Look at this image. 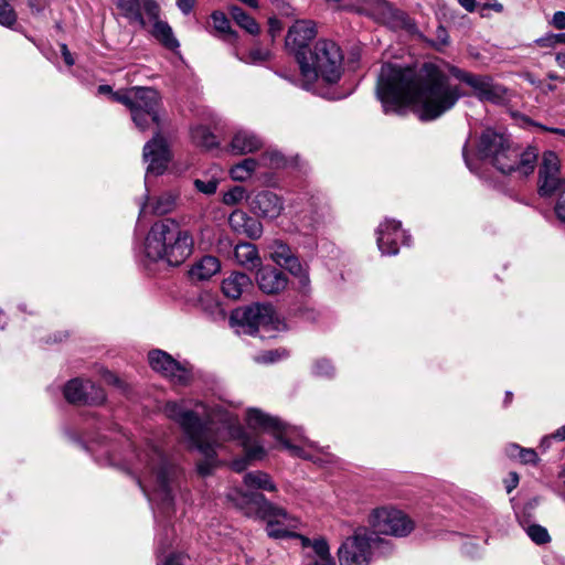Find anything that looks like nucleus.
I'll return each mask as SVG.
<instances>
[{
	"instance_id": "nucleus-1",
	"label": "nucleus",
	"mask_w": 565,
	"mask_h": 565,
	"mask_svg": "<svg viewBox=\"0 0 565 565\" xmlns=\"http://www.w3.org/2000/svg\"><path fill=\"white\" fill-rule=\"evenodd\" d=\"M376 95L384 111L398 113L412 105L418 118L430 121L450 110L460 92L448 75L433 63L418 71L396 64H384L377 78Z\"/></svg>"
},
{
	"instance_id": "nucleus-2",
	"label": "nucleus",
	"mask_w": 565,
	"mask_h": 565,
	"mask_svg": "<svg viewBox=\"0 0 565 565\" xmlns=\"http://www.w3.org/2000/svg\"><path fill=\"white\" fill-rule=\"evenodd\" d=\"M166 416L181 427L191 449H196L204 458L198 463V471L207 476L217 466L216 454L222 444L228 439L241 441L245 458L232 462L233 470L241 472L249 460L265 458V448L248 437L238 419L221 411H212L202 403L191 407L190 402H168L163 408Z\"/></svg>"
},
{
	"instance_id": "nucleus-3",
	"label": "nucleus",
	"mask_w": 565,
	"mask_h": 565,
	"mask_svg": "<svg viewBox=\"0 0 565 565\" xmlns=\"http://www.w3.org/2000/svg\"><path fill=\"white\" fill-rule=\"evenodd\" d=\"M125 469L134 476L149 500L156 501L164 509L173 502V491L178 468L152 443L134 449L125 462Z\"/></svg>"
},
{
	"instance_id": "nucleus-4",
	"label": "nucleus",
	"mask_w": 565,
	"mask_h": 565,
	"mask_svg": "<svg viewBox=\"0 0 565 565\" xmlns=\"http://www.w3.org/2000/svg\"><path fill=\"white\" fill-rule=\"evenodd\" d=\"M478 154L501 173L516 172L520 177L533 173L537 160L534 148L521 150L504 132L491 128H487L481 134Z\"/></svg>"
},
{
	"instance_id": "nucleus-5",
	"label": "nucleus",
	"mask_w": 565,
	"mask_h": 565,
	"mask_svg": "<svg viewBox=\"0 0 565 565\" xmlns=\"http://www.w3.org/2000/svg\"><path fill=\"white\" fill-rule=\"evenodd\" d=\"M193 250V237L171 218L157 222L149 231L143 246L146 257L170 266L182 264Z\"/></svg>"
},
{
	"instance_id": "nucleus-6",
	"label": "nucleus",
	"mask_w": 565,
	"mask_h": 565,
	"mask_svg": "<svg viewBox=\"0 0 565 565\" xmlns=\"http://www.w3.org/2000/svg\"><path fill=\"white\" fill-rule=\"evenodd\" d=\"M232 501L247 516H257L266 521V532L271 539H287L296 535L300 520L286 509L269 502L262 493H246L239 489L228 494Z\"/></svg>"
},
{
	"instance_id": "nucleus-7",
	"label": "nucleus",
	"mask_w": 565,
	"mask_h": 565,
	"mask_svg": "<svg viewBox=\"0 0 565 565\" xmlns=\"http://www.w3.org/2000/svg\"><path fill=\"white\" fill-rule=\"evenodd\" d=\"M343 55L339 45L331 40H319L307 55L299 56L302 87L313 89L318 79L328 84L337 83L342 74Z\"/></svg>"
},
{
	"instance_id": "nucleus-8",
	"label": "nucleus",
	"mask_w": 565,
	"mask_h": 565,
	"mask_svg": "<svg viewBox=\"0 0 565 565\" xmlns=\"http://www.w3.org/2000/svg\"><path fill=\"white\" fill-rule=\"evenodd\" d=\"M246 423L253 429L270 434L291 456L318 463L333 461L334 456L324 448L317 447L315 443L306 440L303 446L292 444L289 438L295 429L282 423L279 418L265 414L257 408L247 411Z\"/></svg>"
},
{
	"instance_id": "nucleus-9",
	"label": "nucleus",
	"mask_w": 565,
	"mask_h": 565,
	"mask_svg": "<svg viewBox=\"0 0 565 565\" xmlns=\"http://www.w3.org/2000/svg\"><path fill=\"white\" fill-rule=\"evenodd\" d=\"M231 319L248 334H254L260 329L270 331L285 327L269 303H254L245 309L236 310Z\"/></svg>"
},
{
	"instance_id": "nucleus-10",
	"label": "nucleus",
	"mask_w": 565,
	"mask_h": 565,
	"mask_svg": "<svg viewBox=\"0 0 565 565\" xmlns=\"http://www.w3.org/2000/svg\"><path fill=\"white\" fill-rule=\"evenodd\" d=\"M370 523L376 533L398 537L408 535L415 527L414 521L406 513L392 507L375 509Z\"/></svg>"
},
{
	"instance_id": "nucleus-11",
	"label": "nucleus",
	"mask_w": 565,
	"mask_h": 565,
	"mask_svg": "<svg viewBox=\"0 0 565 565\" xmlns=\"http://www.w3.org/2000/svg\"><path fill=\"white\" fill-rule=\"evenodd\" d=\"M375 537L365 531H358L348 537L338 551L340 565H370Z\"/></svg>"
},
{
	"instance_id": "nucleus-12",
	"label": "nucleus",
	"mask_w": 565,
	"mask_h": 565,
	"mask_svg": "<svg viewBox=\"0 0 565 565\" xmlns=\"http://www.w3.org/2000/svg\"><path fill=\"white\" fill-rule=\"evenodd\" d=\"M148 360L153 371L160 373L175 385H186L192 380L191 369L186 364L175 361L162 350L149 352Z\"/></svg>"
},
{
	"instance_id": "nucleus-13",
	"label": "nucleus",
	"mask_w": 565,
	"mask_h": 565,
	"mask_svg": "<svg viewBox=\"0 0 565 565\" xmlns=\"http://www.w3.org/2000/svg\"><path fill=\"white\" fill-rule=\"evenodd\" d=\"M452 73L458 79L468 84L480 100L499 103L505 96V88L495 84L489 76L475 75L458 68H452Z\"/></svg>"
},
{
	"instance_id": "nucleus-14",
	"label": "nucleus",
	"mask_w": 565,
	"mask_h": 565,
	"mask_svg": "<svg viewBox=\"0 0 565 565\" xmlns=\"http://www.w3.org/2000/svg\"><path fill=\"white\" fill-rule=\"evenodd\" d=\"M142 8L147 23H152V28L150 29L151 35L166 49L171 51L177 50L180 43L174 36L171 26L167 22L159 20L160 8L158 3L153 0H146Z\"/></svg>"
},
{
	"instance_id": "nucleus-15",
	"label": "nucleus",
	"mask_w": 565,
	"mask_h": 565,
	"mask_svg": "<svg viewBox=\"0 0 565 565\" xmlns=\"http://www.w3.org/2000/svg\"><path fill=\"white\" fill-rule=\"evenodd\" d=\"M64 396L70 403H83L88 405H99L106 399L102 387L95 385L92 381H82L79 379L71 380L64 387Z\"/></svg>"
},
{
	"instance_id": "nucleus-16",
	"label": "nucleus",
	"mask_w": 565,
	"mask_h": 565,
	"mask_svg": "<svg viewBox=\"0 0 565 565\" xmlns=\"http://www.w3.org/2000/svg\"><path fill=\"white\" fill-rule=\"evenodd\" d=\"M561 160L554 151H545L539 170L540 192L551 195L565 185L559 178Z\"/></svg>"
},
{
	"instance_id": "nucleus-17",
	"label": "nucleus",
	"mask_w": 565,
	"mask_h": 565,
	"mask_svg": "<svg viewBox=\"0 0 565 565\" xmlns=\"http://www.w3.org/2000/svg\"><path fill=\"white\" fill-rule=\"evenodd\" d=\"M377 247L383 255H396L398 253V243L408 244V236L401 228V222L396 220H385L376 230Z\"/></svg>"
},
{
	"instance_id": "nucleus-18",
	"label": "nucleus",
	"mask_w": 565,
	"mask_h": 565,
	"mask_svg": "<svg viewBox=\"0 0 565 565\" xmlns=\"http://www.w3.org/2000/svg\"><path fill=\"white\" fill-rule=\"evenodd\" d=\"M143 160L148 163L147 173L160 175L164 172L170 160L166 140L157 132L143 147Z\"/></svg>"
},
{
	"instance_id": "nucleus-19",
	"label": "nucleus",
	"mask_w": 565,
	"mask_h": 565,
	"mask_svg": "<svg viewBox=\"0 0 565 565\" xmlns=\"http://www.w3.org/2000/svg\"><path fill=\"white\" fill-rule=\"evenodd\" d=\"M316 33V25L312 21L299 20L289 28L285 43L286 47L296 55L298 63L300 55L308 54L306 47Z\"/></svg>"
},
{
	"instance_id": "nucleus-20",
	"label": "nucleus",
	"mask_w": 565,
	"mask_h": 565,
	"mask_svg": "<svg viewBox=\"0 0 565 565\" xmlns=\"http://www.w3.org/2000/svg\"><path fill=\"white\" fill-rule=\"evenodd\" d=\"M358 11L381 23L393 21L403 25L407 23V15L403 11L394 9L386 0H365L359 6Z\"/></svg>"
},
{
	"instance_id": "nucleus-21",
	"label": "nucleus",
	"mask_w": 565,
	"mask_h": 565,
	"mask_svg": "<svg viewBox=\"0 0 565 565\" xmlns=\"http://www.w3.org/2000/svg\"><path fill=\"white\" fill-rule=\"evenodd\" d=\"M259 289L267 295L279 294L288 285L286 275L271 266H260L256 274Z\"/></svg>"
},
{
	"instance_id": "nucleus-22",
	"label": "nucleus",
	"mask_w": 565,
	"mask_h": 565,
	"mask_svg": "<svg viewBox=\"0 0 565 565\" xmlns=\"http://www.w3.org/2000/svg\"><path fill=\"white\" fill-rule=\"evenodd\" d=\"M134 97L151 103L154 95L149 87L135 86L128 89L114 92L110 96L113 100L124 104L130 110L132 120H139L140 111Z\"/></svg>"
},
{
	"instance_id": "nucleus-23",
	"label": "nucleus",
	"mask_w": 565,
	"mask_h": 565,
	"mask_svg": "<svg viewBox=\"0 0 565 565\" xmlns=\"http://www.w3.org/2000/svg\"><path fill=\"white\" fill-rule=\"evenodd\" d=\"M228 224L235 233L246 235L250 239H257L263 234L262 223L242 210L230 214Z\"/></svg>"
},
{
	"instance_id": "nucleus-24",
	"label": "nucleus",
	"mask_w": 565,
	"mask_h": 565,
	"mask_svg": "<svg viewBox=\"0 0 565 565\" xmlns=\"http://www.w3.org/2000/svg\"><path fill=\"white\" fill-rule=\"evenodd\" d=\"M151 92L153 93L154 97L151 103H148V100L143 99H137L136 104L140 111L139 120H132L136 125V127L140 131H145L150 128V125L154 124L159 127L160 125V116H159V104H160V97L157 90L151 88Z\"/></svg>"
},
{
	"instance_id": "nucleus-25",
	"label": "nucleus",
	"mask_w": 565,
	"mask_h": 565,
	"mask_svg": "<svg viewBox=\"0 0 565 565\" xmlns=\"http://www.w3.org/2000/svg\"><path fill=\"white\" fill-rule=\"evenodd\" d=\"M263 140L258 135L248 129H238L234 132L230 142V150L234 154H247L259 150Z\"/></svg>"
},
{
	"instance_id": "nucleus-26",
	"label": "nucleus",
	"mask_w": 565,
	"mask_h": 565,
	"mask_svg": "<svg viewBox=\"0 0 565 565\" xmlns=\"http://www.w3.org/2000/svg\"><path fill=\"white\" fill-rule=\"evenodd\" d=\"M253 209L263 217L276 218L282 211V202L275 193L263 191L255 196Z\"/></svg>"
},
{
	"instance_id": "nucleus-27",
	"label": "nucleus",
	"mask_w": 565,
	"mask_h": 565,
	"mask_svg": "<svg viewBox=\"0 0 565 565\" xmlns=\"http://www.w3.org/2000/svg\"><path fill=\"white\" fill-rule=\"evenodd\" d=\"M146 0H111L120 14L130 23H136L140 28H147V20L143 11Z\"/></svg>"
},
{
	"instance_id": "nucleus-28",
	"label": "nucleus",
	"mask_w": 565,
	"mask_h": 565,
	"mask_svg": "<svg viewBox=\"0 0 565 565\" xmlns=\"http://www.w3.org/2000/svg\"><path fill=\"white\" fill-rule=\"evenodd\" d=\"M221 270V263L214 256H204L195 262L189 269V277L192 281L209 280Z\"/></svg>"
},
{
	"instance_id": "nucleus-29",
	"label": "nucleus",
	"mask_w": 565,
	"mask_h": 565,
	"mask_svg": "<svg viewBox=\"0 0 565 565\" xmlns=\"http://www.w3.org/2000/svg\"><path fill=\"white\" fill-rule=\"evenodd\" d=\"M245 490L238 488L243 492L246 493H257L256 490H265V491H276V484L271 480L270 476L264 471H252L244 476L243 478ZM236 488H234L235 490ZM233 491V489L227 493V495Z\"/></svg>"
},
{
	"instance_id": "nucleus-30",
	"label": "nucleus",
	"mask_w": 565,
	"mask_h": 565,
	"mask_svg": "<svg viewBox=\"0 0 565 565\" xmlns=\"http://www.w3.org/2000/svg\"><path fill=\"white\" fill-rule=\"evenodd\" d=\"M250 286L252 280L246 274L234 271L223 279L222 291L227 298L238 299Z\"/></svg>"
},
{
	"instance_id": "nucleus-31",
	"label": "nucleus",
	"mask_w": 565,
	"mask_h": 565,
	"mask_svg": "<svg viewBox=\"0 0 565 565\" xmlns=\"http://www.w3.org/2000/svg\"><path fill=\"white\" fill-rule=\"evenodd\" d=\"M234 257L237 264L247 270L258 269L262 266L257 247L250 243L237 244L234 248Z\"/></svg>"
},
{
	"instance_id": "nucleus-32",
	"label": "nucleus",
	"mask_w": 565,
	"mask_h": 565,
	"mask_svg": "<svg viewBox=\"0 0 565 565\" xmlns=\"http://www.w3.org/2000/svg\"><path fill=\"white\" fill-rule=\"evenodd\" d=\"M175 194L172 192L162 193L153 202L142 204L140 209V216L146 215L149 211L158 215L170 213L175 207Z\"/></svg>"
},
{
	"instance_id": "nucleus-33",
	"label": "nucleus",
	"mask_w": 565,
	"mask_h": 565,
	"mask_svg": "<svg viewBox=\"0 0 565 565\" xmlns=\"http://www.w3.org/2000/svg\"><path fill=\"white\" fill-rule=\"evenodd\" d=\"M268 249L270 253V258L278 266L282 268H287L292 262L298 258L294 255L290 247L285 244L282 241L275 239L268 245Z\"/></svg>"
},
{
	"instance_id": "nucleus-34",
	"label": "nucleus",
	"mask_w": 565,
	"mask_h": 565,
	"mask_svg": "<svg viewBox=\"0 0 565 565\" xmlns=\"http://www.w3.org/2000/svg\"><path fill=\"white\" fill-rule=\"evenodd\" d=\"M296 279L297 290L301 294H308L310 291V277L308 266L300 263L299 259L292 262L286 268Z\"/></svg>"
},
{
	"instance_id": "nucleus-35",
	"label": "nucleus",
	"mask_w": 565,
	"mask_h": 565,
	"mask_svg": "<svg viewBox=\"0 0 565 565\" xmlns=\"http://www.w3.org/2000/svg\"><path fill=\"white\" fill-rule=\"evenodd\" d=\"M212 24L214 30L225 40L231 43L235 42L237 39L236 31L232 30L230 20L225 15V13L221 11H215L211 15Z\"/></svg>"
},
{
	"instance_id": "nucleus-36",
	"label": "nucleus",
	"mask_w": 565,
	"mask_h": 565,
	"mask_svg": "<svg viewBox=\"0 0 565 565\" xmlns=\"http://www.w3.org/2000/svg\"><path fill=\"white\" fill-rule=\"evenodd\" d=\"M259 166L258 160L253 158H247L241 161L239 163L233 166L230 170L231 178L235 181H246L248 180L253 173L256 171Z\"/></svg>"
},
{
	"instance_id": "nucleus-37",
	"label": "nucleus",
	"mask_w": 565,
	"mask_h": 565,
	"mask_svg": "<svg viewBox=\"0 0 565 565\" xmlns=\"http://www.w3.org/2000/svg\"><path fill=\"white\" fill-rule=\"evenodd\" d=\"M230 13H231L232 19L236 22V24L239 25L242 29H244L246 32H248L252 35H256L259 33L258 23L255 21L254 18L248 15L239 7H236V6L231 7Z\"/></svg>"
},
{
	"instance_id": "nucleus-38",
	"label": "nucleus",
	"mask_w": 565,
	"mask_h": 565,
	"mask_svg": "<svg viewBox=\"0 0 565 565\" xmlns=\"http://www.w3.org/2000/svg\"><path fill=\"white\" fill-rule=\"evenodd\" d=\"M191 136L193 141L200 147L211 149L217 145L216 137L210 131L207 127L198 126L193 128Z\"/></svg>"
},
{
	"instance_id": "nucleus-39",
	"label": "nucleus",
	"mask_w": 565,
	"mask_h": 565,
	"mask_svg": "<svg viewBox=\"0 0 565 565\" xmlns=\"http://www.w3.org/2000/svg\"><path fill=\"white\" fill-rule=\"evenodd\" d=\"M258 162L259 166L270 169H279L286 164V159L278 150H267L260 156Z\"/></svg>"
},
{
	"instance_id": "nucleus-40",
	"label": "nucleus",
	"mask_w": 565,
	"mask_h": 565,
	"mask_svg": "<svg viewBox=\"0 0 565 565\" xmlns=\"http://www.w3.org/2000/svg\"><path fill=\"white\" fill-rule=\"evenodd\" d=\"M311 550L312 555L307 556L310 563L312 561H320L331 557L330 547L327 541L322 537L313 540Z\"/></svg>"
},
{
	"instance_id": "nucleus-41",
	"label": "nucleus",
	"mask_w": 565,
	"mask_h": 565,
	"mask_svg": "<svg viewBox=\"0 0 565 565\" xmlns=\"http://www.w3.org/2000/svg\"><path fill=\"white\" fill-rule=\"evenodd\" d=\"M530 539L536 544L548 543L551 537L547 530L539 524H532L526 529Z\"/></svg>"
},
{
	"instance_id": "nucleus-42",
	"label": "nucleus",
	"mask_w": 565,
	"mask_h": 565,
	"mask_svg": "<svg viewBox=\"0 0 565 565\" xmlns=\"http://www.w3.org/2000/svg\"><path fill=\"white\" fill-rule=\"evenodd\" d=\"M15 20L17 15L9 0H0V24L11 26Z\"/></svg>"
},
{
	"instance_id": "nucleus-43",
	"label": "nucleus",
	"mask_w": 565,
	"mask_h": 565,
	"mask_svg": "<svg viewBox=\"0 0 565 565\" xmlns=\"http://www.w3.org/2000/svg\"><path fill=\"white\" fill-rule=\"evenodd\" d=\"M312 372L316 376L319 377H332L334 374V367L327 359H319L315 362Z\"/></svg>"
},
{
	"instance_id": "nucleus-44",
	"label": "nucleus",
	"mask_w": 565,
	"mask_h": 565,
	"mask_svg": "<svg viewBox=\"0 0 565 565\" xmlns=\"http://www.w3.org/2000/svg\"><path fill=\"white\" fill-rule=\"evenodd\" d=\"M246 198V190L236 185L224 193L223 203L226 205H235Z\"/></svg>"
},
{
	"instance_id": "nucleus-45",
	"label": "nucleus",
	"mask_w": 565,
	"mask_h": 565,
	"mask_svg": "<svg viewBox=\"0 0 565 565\" xmlns=\"http://www.w3.org/2000/svg\"><path fill=\"white\" fill-rule=\"evenodd\" d=\"M218 185V180L216 178H209L206 180L195 179L194 186L195 189L206 195L214 194L216 192Z\"/></svg>"
},
{
	"instance_id": "nucleus-46",
	"label": "nucleus",
	"mask_w": 565,
	"mask_h": 565,
	"mask_svg": "<svg viewBox=\"0 0 565 565\" xmlns=\"http://www.w3.org/2000/svg\"><path fill=\"white\" fill-rule=\"evenodd\" d=\"M270 57V52L268 50L262 49V47H254L252 49L246 57H241V60L245 63H262Z\"/></svg>"
},
{
	"instance_id": "nucleus-47",
	"label": "nucleus",
	"mask_w": 565,
	"mask_h": 565,
	"mask_svg": "<svg viewBox=\"0 0 565 565\" xmlns=\"http://www.w3.org/2000/svg\"><path fill=\"white\" fill-rule=\"evenodd\" d=\"M286 355V351L270 350L266 351L255 358L256 362L259 363H274Z\"/></svg>"
},
{
	"instance_id": "nucleus-48",
	"label": "nucleus",
	"mask_w": 565,
	"mask_h": 565,
	"mask_svg": "<svg viewBox=\"0 0 565 565\" xmlns=\"http://www.w3.org/2000/svg\"><path fill=\"white\" fill-rule=\"evenodd\" d=\"M522 463H536L539 461L537 454L532 448H521L518 457Z\"/></svg>"
},
{
	"instance_id": "nucleus-49",
	"label": "nucleus",
	"mask_w": 565,
	"mask_h": 565,
	"mask_svg": "<svg viewBox=\"0 0 565 565\" xmlns=\"http://www.w3.org/2000/svg\"><path fill=\"white\" fill-rule=\"evenodd\" d=\"M448 43H449V35H448L447 30L444 26L438 25V28L436 29V36H435L434 45L436 47L440 49L441 46H446Z\"/></svg>"
},
{
	"instance_id": "nucleus-50",
	"label": "nucleus",
	"mask_w": 565,
	"mask_h": 565,
	"mask_svg": "<svg viewBox=\"0 0 565 565\" xmlns=\"http://www.w3.org/2000/svg\"><path fill=\"white\" fill-rule=\"evenodd\" d=\"M559 190L561 193L555 205V213L558 220L565 223V184Z\"/></svg>"
},
{
	"instance_id": "nucleus-51",
	"label": "nucleus",
	"mask_w": 565,
	"mask_h": 565,
	"mask_svg": "<svg viewBox=\"0 0 565 565\" xmlns=\"http://www.w3.org/2000/svg\"><path fill=\"white\" fill-rule=\"evenodd\" d=\"M552 24L558 30L565 29V12L556 11L553 15Z\"/></svg>"
},
{
	"instance_id": "nucleus-52",
	"label": "nucleus",
	"mask_w": 565,
	"mask_h": 565,
	"mask_svg": "<svg viewBox=\"0 0 565 565\" xmlns=\"http://www.w3.org/2000/svg\"><path fill=\"white\" fill-rule=\"evenodd\" d=\"M555 34L551 33L536 40V43L542 47H548L556 45Z\"/></svg>"
},
{
	"instance_id": "nucleus-53",
	"label": "nucleus",
	"mask_w": 565,
	"mask_h": 565,
	"mask_svg": "<svg viewBox=\"0 0 565 565\" xmlns=\"http://www.w3.org/2000/svg\"><path fill=\"white\" fill-rule=\"evenodd\" d=\"M282 26L279 20L271 18L269 19V33L273 39L281 31Z\"/></svg>"
},
{
	"instance_id": "nucleus-54",
	"label": "nucleus",
	"mask_w": 565,
	"mask_h": 565,
	"mask_svg": "<svg viewBox=\"0 0 565 565\" xmlns=\"http://www.w3.org/2000/svg\"><path fill=\"white\" fill-rule=\"evenodd\" d=\"M194 2H195V0H177V4H178L179 9L184 14H188L192 10Z\"/></svg>"
},
{
	"instance_id": "nucleus-55",
	"label": "nucleus",
	"mask_w": 565,
	"mask_h": 565,
	"mask_svg": "<svg viewBox=\"0 0 565 565\" xmlns=\"http://www.w3.org/2000/svg\"><path fill=\"white\" fill-rule=\"evenodd\" d=\"M103 379L108 384H114L118 386L121 385V381L118 379V376L111 373L110 371H105L103 374Z\"/></svg>"
},
{
	"instance_id": "nucleus-56",
	"label": "nucleus",
	"mask_w": 565,
	"mask_h": 565,
	"mask_svg": "<svg viewBox=\"0 0 565 565\" xmlns=\"http://www.w3.org/2000/svg\"><path fill=\"white\" fill-rule=\"evenodd\" d=\"M61 53H62L65 64L67 66H72L74 64V58H73L71 52L68 51L66 44H61Z\"/></svg>"
},
{
	"instance_id": "nucleus-57",
	"label": "nucleus",
	"mask_w": 565,
	"mask_h": 565,
	"mask_svg": "<svg viewBox=\"0 0 565 565\" xmlns=\"http://www.w3.org/2000/svg\"><path fill=\"white\" fill-rule=\"evenodd\" d=\"M521 448L519 445L516 444H512L510 446L507 447L505 451H507V455L511 458H518L519 455H520V451H521Z\"/></svg>"
},
{
	"instance_id": "nucleus-58",
	"label": "nucleus",
	"mask_w": 565,
	"mask_h": 565,
	"mask_svg": "<svg viewBox=\"0 0 565 565\" xmlns=\"http://www.w3.org/2000/svg\"><path fill=\"white\" fill-rule=\"evenodd\" d=\"M460 6L465 8L468 12H473L476 9V0H458Z\"/></svg>"
},
{
	"instance_id": "nucleus-59",
	"label": "nucleus",
	"mask_w": 565,
	"mask_h": 565,
	"mask_svg": "<svg viewBox=\"0 0 565 565\" xmlns=\"http://www.w3.org/2000/svg\"><path fill=\"white\" fill-rule=\"evenodd\" d=\"M183 558L182 555H171L167 558L164 565H184L181 559Z\"/></svg>"
},
{
	"instance_id": "nucleus-60",
	"label": "nucleus",
	"mask_w": 565,
	"mask_h": 565,
	"mask_svg": "<svg viewBox=\"0 0 565 565\" xmlns=\"http://www.w3.org/2000/svg\"><path fill=\"white\" fill-rule=\"evenodd\" d=\"M292 537L299 539V540H300V542H301V546H302L303 548H309V547L311 548V547H312V542H313V540L311 541V540H310V539H308L307 536H303V535L298 534V533H296V535H294Z\"/></svg>"
},
{
	"instance_id": "nucleus-61",
	"label": "nucleus",
	"mask_w": 565,
	"mask_h": 565,
	"mask_svg": "<svg viewBox=\"0 0 565 565\" xmlns=\"http://www.w3.org/2000/svg\"><path fill=\"white\" fill-rule=\"evenodd\" d=\"M46 2L47 0H29L30 7L36 11H40Z\"/></svg>"
},
{
	"instance_id": "nucleus-62",
	"label": "nucleus",
	"mask_w": 565,
	"mask_h": 565,
	"mask_svg": "<svg viewBox=\"0 0 565 565\" xmlns=\"http://www.w3.org/2000/svg\"><path fill=\"white\" fill-rule=\"evenodd\" d=\"M311 565H337L334 558L331 556L326 559L312 561Z\"/></svg>"
},
{
	"instance_id": "nucleus-63",
	"label": "nucleus",
	"mask_w": 565,
	"mask_h": 565,
	"mask_svg": "<svg viewBox=\"0 0 565 565\" xmlns=\"http://www.w3.org/2000/svg\"><path fill=\"white\" fill-rule=\"evenodd\" d=\"M542 130H545V131H548V132H553V134H558L561 136H564L565 137V129H559V128H553V127H546V126H542L540 125L539 126Z\"/></svg>"
},
{
	"instance_id": "nucleus-64",
	"label": "nucleus",
	"mask_w": 565,
	"mask_h": 565,
	"mask_svg": "<svg viewBox=\"0 0 565 565\" xmlns=\"http://www.w3.org/2000/svg\"><path fill=\"white\" fill-rule=\"evenodd\" d=\"M553 438H556L558 440H565V425L558 428L553 435Z\"/></svg>"
}]
</instances>
